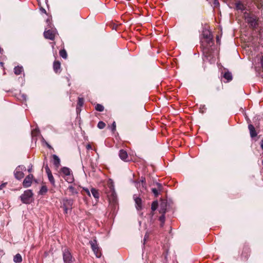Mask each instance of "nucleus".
I'll return each mask as SVG.
<instances>
[{"mask_svg": "<svg viewBox=\"0 0 263 263\" xmlns=\"http://www.w3.org/2000/svg\"><path fill=\"white\" fill-rule=\"evenodd\" d=\"M33 170V166L32 165H31L30 167L28 169V172L29 173H31L32 172Z\"/></svg>", "mask_w": 263, "mask_h": 263, "instance_id": "obj_43", "label": "nucleus"}, {"mask_svg": "<svg viewBox=\"0 0 263 263\" xmlns=\"http://www.w3.org/2000/svg\"><path fill=\"white\" fill-rule=\"evenodd\" d=\"M91 192L95 198L98 199L99 198V193L97 190L95 188H92Z\"/></svg>", "mask_w": 263, "mask_h": 263, "instance_id": "obj_26", "label": "nucleus"}, {"mask_svg": "<svg viewBox=\"0 0 263 263\" xmlns=\"http://www.w3.org/2000/svg\"><path fill=\"white\" fill-rule=\"evenodd\" d=\"M104 192L107 195L109 202L116 203L117 202V195L112 182H110L107 183L106 186L105 187Z\"/></svg>", "mask_w": 263, "mask_h": 263, "instance_id": "obj_1", "label": "nucleus"}, {"mask_svg": "<svg viewBox=\"0 0 263 263\" xmlns=\"http://www.w3.org/2000/svg\"><path fill=\"white\" fill-rule=\"evenodd\" d=\"M43 12H44L45 13H46V10L43 9Z\"/></svg>", "mask_w": 263, "mask_h": 263, "instance_id": "obj_51", "label": "nucleus"}, {"mask_svg": "<svg viewBox=\"0 0 263 263\" xmlns=\"http://www.w3.org/2000/svg\"><path fill=\"white\" fill-rule=\"evenodd\" d=\"M95 109L98 111L102 112L104 110V106L100 104H97L95 106Z\"/></svg>", "mask_w": 263, "mask_h": 263, "instance_id": "obj_31", "label": "nucleus"}, {"mask_svg": "<svg viewBox=\"0 0 263 263\" xmlns=\"http://www.w3.org/2000/svg\"><path fill=\"white\" fill-rule=\"evenodd\" d=\"M81 193L83 195L85 194H86L89 196H90V193L89 190L87 188L83 187V190L81 191Z\"/></svg>", "mask_w": 263, "mask_h": 263, "instance_id": "obj_37", "label": "nucleus"}, {"mask_svg": "<svg viewBox=\"0 0 263 263\" xmlns=\"http://www.w3.org/2000/svg\"><path fill=\"white\" fill-rule=\"evenodd\" d=\"M63 258L64 263H72L75 260L69 250L67 248L63 250Z\"/></svg>", "mask_w": 263, "mask_h": 263, "instance_id": "obj_6", "label": "nucleus"}, {"mask_svg": "<svg viewBox=\"0 0 263 263\" xmlns=\"http://www.w3.org/2000/svg\"><path fill=\"white\" fill-rule=\"evenodd\" d=\"M3 52V49L0 47V53H2Z\"/></svg>", "mask_w": 263, "mask_h": 263, "instance_id": "obj_46", "label": "nucleus"}, {"mask_svg": "<svg viewBox=\"0 0 263 263\" xmlns=\"http://www.w3.org/2000/svg\"><path fill=\"white\" fill-rule=\"evenodd\" d=\"M244 17L246 22L249 24V27L252 29H255L258 26L257 17L253 13L245 12L244 13Z\"/></svg>", "mask_w": 263, "mask_h": 263, "instance_id": "obj_2", "label": "nucleus"}, {"mask_svg": "<svg viewBox=\"0 0 263 263\" xmlns=\"http://www.w3.org/2000/svg\"><path fill=\"white\" fill-rule=\"evenodd\" d=\"M203 39H208L209 40V39L213 37V35H212V33L209 31L203 32Z\"/></svg>", "mask_w": 263, "mask_h": 263, "instance_id": "obj_27", "label": "nucleus"}, {"mask_svg": "<svg viewBox=\"0 0 263 263\" xmlns=\"http://www.w3.org/2000/svg\"><path fill=\"white\" fill-rule=\"evenodd\" d=\"M248 129L250 132V137L253 138L257 136V133L255 130L254 126L252 124H249Z\"/></svg>", "mask_w": 263, "mask_h": 263, "instance_id": "obj_18", "label": "nucleus"}, {"mask_svg": "<svg viewBox=\"0 0 263 263\" xmlns=\"http://www.w3.org/2000/svg\"><path fill=\"white\" fill-rule=\"evenodd\" d=\"M165 216L164 214H162L160 217H159V220L161 222L160 223V227H162L164 224L165 222Z\"/></svg>", "mask_w": 263, "mask_h": 263, "instance_id": "obj_34", "label": "nucleus"}, {"mask_svg": "<svg viewBox=\"0 0 263 263\" xmlns=\"http://www.w3.org/2000/svg\"><path fill=\"white\" fill-rule=\"evenodd\" d=\"M202 51V54L203 56V61H208L210 62L211 59L213 58V50L212 48L209 47H200Z\"/></svg>", "mask_w": 263, "mask_h": 263, "instance_id": "obj_5", "label": "nucleus"}, {"mask_svg": "<svg viewBox=\"0 0 263 263\" xmlns=\"http://www.w3.org/2000/svg\"><path fill=\"white\" fill-rule=\"evenodd\" d=\"M223 77L225 79L227 80L228 82L232 81L233 79L232 73L229 71L225 72Z\"/></svg>", "mask_w": 263, "mask_h": 263, "instance_id": "obj_23", "label": "nucleus"}, {"mask_svg": "<svg viewBox=\"0 0 263 263\" xmlns=\"http://www.w3.org/2000/svg\"><path fill=\"white\" fill-rule=\"evenodd\" d=\"M47 187H46V185H43L42 186L39 192V194H40V195H45L47 192Z\"/></svg>", "mask_w": 263, "mask_h": 263, "instance_id": "obj_28", "label": "nucleus"}, {"mask_svg": "<svg viewBox=\"0 0 263 263\" xmlns=\"http://www.w3.org/2000/svg\"><path fill=\"white\" fill-rule=\"evenodd\" d=\"M159 212L160 213H162V214H164L166 212V209L164 208V206H162L161 207L160 210H159Z\"/></svg>", "mask_w": 263, "mask_h": 263, "instance_id": "obj_40", "label": "nucleus"}, {"mask_svg": "<svg viewBox=\"0 0 263 263\" xmlns=\"http://www.w3.org/2000/svg\"><path fill=\"white\" fill-rule=\"evenodd\" d=\"M142 186L143 188L145 187V178L141 177L140 181L136 183V186L138 189L140 188V186Z\"/></svg>", "mask_w": 263, "mask_h": 263, "instance_id": "obj_22", "label": "nucleus"}, {"mask_svg": "<svg viewBox=\"0 0 263 263\" xmlns=\"http://www.w3.org/2000/svg\"><path fill=\"white\" fill-rule=\"evenodd\" d=\"M250 252L251 250L250 247L247 245H244L241 254L242 259L243 260H248L250 255Z\"/></svg>", "mask_w": 263, "mask_h": 263, "instance_id": "obj_8", "label": "nucleus"}, {"mask_svg": "<svg viewBox=\"0 0 263 263\" xmlns=\"http://www.w3.org/2000/svg\"><path fill=\"white\" fill-rule=\"evenodd\" d=\"M134 200L136 203V208L138 210H140L142 209V200L140 198L138 197H135V195L134 196Z\"/></svg>", "mask_w": 263, "mask_h": 263, "instance_id": "obj_19", "label": "nucleus"}, {"mask_svg": "<svg viewBox=\"0 0 263 263\" xmlns=\"http://www.w3.org/2000/svg\"><path fill=\"white\" fill-rule=\"evenodd\" d=\"M119 156L120 159L125 162L129 161V157L126 151L124 149H120L119 153Z\"/></svg>", "mask_w": 263, "mask_h": 263, "instance_id": "obj_11", "label": "nucleus"}, {"mask_svg": "<svg viewBox=\"0 0 263 263\" xmlns=\"http://www.w3.org/2000/svg\"><path fill=\"white\" fill-rule=\"evenodd\" d=\"M44 36L45 38L53 41L54 40L55 33L53 30L49 29L44 31Z\"/></svg>", "mask_w": 263, "mask_h": 263, "instance_id": "obj_12", "label": "nucleus"}, {"mask_svg": "<svg viewBox=\"0 0 263 263\" xmlns=\"http://www.w3.org/2000/svg\"><path fill=\"white\" fill-rule=\"evenodd\" d=\"M33 194L32 190H27L20 196L21 200L23 203L30 204L32 201Z\"/></svg>", "mask_w": 263, "mask_h": 263, "instance_id": "obj_3", "label": "nucleus"}, {"mask_svg": "<svg viewBox=\"0 0 263 263\" xmlns=\"http://www.w3.org/2000/svg\"><path fill=\"white\" fill-rule=\"evenodd\" d=\"M20 166H18L14 172V175L16 179L21 180L24 177V174L20 171Z\"/></svg>", "mask_w": 263, "mask_h": 263, "instance_id": "obj_14", "label": "nucleus"}, {"mask_svg": "<svg viewBox=\"0 0 263 263\" xmlns=\"http://www.w3.org/2000/svg\"><path fill=\"white\" fill-rule=\"evenodd\" d=\"M157 187L152 188V191L154 194L155 197H157L159 195V191H161L162 190V185L161 183L157 182L156 183Z\"/></svg>", "mask_w": 263, "mask_h": 263, "instance_id": "obj_15", "label": "nucleus"}, {"mask_svg": "<svg viewBox=\"0 0 263 263\" xmlns=\"http://www.w3.org/2000/svg\"><path fill=\"white\" fill-rule=\"evenodd\" d=\"M117 26L114 24L113 26H112V29H116V28H117Z\"/></svg>", "mask_w": 263, "mask_h": 263, "instance_id": "obj_45", "label": "nucleus"}, {"mask_svg": "<svg viewBox=\"0 0 263 263\" xmlns=\"http://www.w3.org/2000/svg\"><path fill=\"white\" fill-rule=\"evenodd\" d=\"M76 109H77V112H78V111H79V110H80V109H79V107H78V106H77V107Z\"/></svg>", "mask_w": 263, "mask_h": 263, "instance_id": "obj_47", "label": "nucleus"}, {"mask_svg": "<svg viewBox=\"0 0 263 263\" xmlns=\"http://www.w3.org/2000/svg\"><path fill=\"white\" fill-rule=\"evenodd\" d=\"M261 66L263 71V56L261 57Z\"/></svg>", "mask_w": 263, "mask_h": 263, "instance_id": "obj_44", "label": "nucleus"}, {"mask_svg": "<svg viewBox=\"0 0 263 263\" xmlns=\"http://www.w3.org/2000/svg\"><path fill=\"white\" fill-rule=\"evenodd\" d=\"M143 241H144V243H145V241H146V235H145V237H144V238Z\"/></svg>", "mask_w": 263, "mask_h": 263, "instance_id": "obj_48", "label": "nucleus"}, {"mask_svg": "<svg viewBox=\"0 0 263 263\" xmlns=\"http://www.w3.org/2000/svg\"><path fill=\"white\" fill-rule=\"evenodd\" d=\"M111 130L113 133H115V132L116 130V123L115 121H114L111 127H110Z\"/></svg>", "mask_w": 263, "mask_h": 263, "instance_id": "obj_39", "label": "nucleus"}, {"mask_svg": "<svg viewBox=\"0 0 263 263\" xmlns=\"http://www.w3.org/2000/svg\"><path fill=\"white\" fill-rule=\"evenodd\" d=\"M60 173L62 174V175L64 176V177L71 175V171L70 169L65 166L62 167L60 169Z\"/></svg>", "mask_w": 263, "mask_h": 263, "instance_id": "obj_16", "label": "nucleus"}, {"mask_svg": "<svg viewBox=\"0 0 263 263\" xmlns=\"http://www.w3.org/2000/svg\"><path fill=\"white\" fill-rule=\"evenodd\" d=\"M67 192H68L69 196H73L78 194V191L76 188L72 185H69L67 190Z\"/></svg>", "mask_w": 263, "mask_h": 263, "instance_id": "obj_17", "label": "nucleus"}, {"mask_svg": "<svg viewBox=\"0 0 263 263\" xmlns=\"http://www.w3.org/2000/svg\"><path fill=\"white\" fill-rule=\"evenodd\" d=\"M13 261L16 263H20L22 261V257L20 254L17 253L13 258Z\"/></svg>", "mask_w": 263, "mask_h": 263, "instance_id": "obj_25", "label": "nucleus"}, {"mask_svg": "<svg viewBox=\"0 0 263 263\" xmlns=\"http://www.w3.org/2000/svg\"><path fill=\"white\" fill-rule=\"evenodd\" d=\"M63 205L62 208L64 209V213L67 214L69 210H71L72 209V206L74 203V200L67 197L64 198L62 200Z\"/></svg>", "mask_w": 263, "mask_h": 263, "instance_id": "obj_4", "label": "nucleus"}, {"mask_svg": "<svg viewBox=\"0 0 263 263\" xmlns=\"http://www.w3.org/2000/svg\"><path fill=\"white\" fill-rule=\"evenodd\" d=\"M86 147L87 149H88V150L92 149V146L89 144H87L86 145Z\"/></svg>", "mask_w": 263, "mask_h": 263, "instance_id": "obj_42", "label": "nucleus"}, {"mask_svg": "<svg viewBox=\"0 0 263 263\" xmlns=\"http://www.w3.org/2000/svg\"><path fill=\"white\" fill-rule=\"evenodd\" d=\"M47 146H48V147L49 148H51V146H50V145H49V144H48V145H47Z\"/></svg>", "mask_w": 263, "mask_h": 263, "instance_id": "obj_49", "label": "nucleus"}, {"mask_svg": "<svg viewBox=\"0 0 263 263\" xmlns=\"http://www.w3.org/2000/svg\"><path fill=\"white\" fill-rule=\"evenodd\" d=\"M53 69L56 73H60L61 72L62 68L61 62L59 61L55 60L53 64Z\"/></svg>", "mask_w": 263, "mask_h": 263, "instance_id": "obj_13", "label": "nucleus"}, {"mask_svg": "<svg viewBox=\"0 0 263 263\" xmlns=\"http://www.w3.org/2000/svg\"><path fill=\"white\" fill-rule=\"evenodd\" d=\"M60 55L63 59H66L67 58V52L65 49H63L60 51L59 52Z\"/></svg>", "mask_w": 263, "mask_h": 263, "instance_id": "obj_29", "label": "nucleus"}, {"mask_svg": "<svg viewBox=\"0 0 263 263\" xmlns=\"http://www.w3.org/2000/svg\"><path fill=\"white\" fill-rule=\"evenodd\" d=\"M209 40L210 41H209L208 39H203V40L201 41L200 47L211 48L214 44L213 37L209 39Z\"/></svg>", "mask_w": 263, "mask_h": 263, "instance_id": "obj_10", "label": "nucleus"}, {"mask_svg": "<svg viewBox=\"0 0 263 263\" xmlns=\"http://www.w3.org/2000/svg\"><path fill=\"white\" fill-rule=\"evenodd\" d=\"M90 243L91 245V248L92 251H93L95 254L96 255V256L97 258H100L101 256V253L100 248H99L98 245L97 244L96 240L90 241Z\"/></svg>", "mask_w": 263, "mask_h": 263, "instance_id": "obj_7", "label": "nucleus"}, {"mask_svg": "<svg viewBox=\"0 0 263 263\" xmlns=\"http://www.w3.org/2000/svg\"><path fill=\"white\" fill-rule=\"evenodd\" d=\"M44 165H45V171H46V173L47 174V175H48V174H51V171H50L49 167H48V165L47 164H46L45 165V162H44Z\"/></svg>", "mask_w": 263, "mask_h": 263, "instance_id": "obj_38", "label": "nucleus"}, {"mask_svg": "<svg viewBox=\"0 0 263 263\" xmlns=\"http://www.w3.org/2000/svg\"><path fill=\"white\" fill-rule=\"evenodd\" d=\"M23 68L22 66H17L15 67V68H14V72L16 75L20 74L23 71Z\"/></svg>", "mask_w": 263, "mask_h": 263, "instance_id": "obj_24", "label": "nucleus"}, {"mask_svg": "<svg viewBox=\"0 0 263 263\" xmlns=\"http://www.w3.org/2000/svg\"><path fill=\"white\" fill-rule=\"evenodd\" d=\"M33 178V175L32 174H30L27 175L23 182V186L25 188L30 186L32 183Z\"/></svg>", "mask_w": 263, "mask_h": 263, "instance_id": "obj_9", "label": "nucleus"}, {"mask_svg": "<svg viewBox=\"0 0 263 263\" xmlns=\"http://www.w3.org/2000/svg\"><path fill=\"white\" fill-rule=\"evenodd\" d=\"M158 203L157 201H154L152 203L151 209L152 211H155L158 208Z\"/></svg>", "mask_w": 263, "mask_h": 263, "instance_id": "obj_32", "label": "nucleus"}, {"mask_svg": "<svg viewBox=\"0 0 263 263\" xmlns=\"http://www.w3.org/2000/svg\"><path fill=\"white\" fill-rule=\"evenodd\" d=\"M84 100L82 98H79L78 100L77 105L78 106L81 107L84 104Z\"/></svg>", "mask_w": 263, "mask_h": 263, "instance_id": "obj_35", "label": "nucleus"}, {"mask_svg": "<svg viewBox=\"0 0 263 263\" xmlns=\"http://www.w3.org/2000/svg\"><path fill=\"white\" fill-rule=\"evenodd\" d=\"M7 183H4L0 185V190L3 189L6 185Z\"/></svg>", "mask_w": 263, "mask_h": 263, "instance_id": "obj_41", "label": "nucleus"}, {"mask_svg": "<svg viewBox=\"0 0 263 263\" xmlns=\"http://www.w3.org/2000/svg\"><path fill=\"white\" fill-rule=\"evenodd\" d=\"M43 12H44L45 13H46V10L43 9Z\"/></svg>", "mask_w": 263, "mask_h": 263, "instance_id": "obj_50", "label": "nucleus"}, {"mask_svg": "<svg viewBox=\"0 0 263 263\" xmlns=\"http://www.w3.org/2000/svg\"><path fill=\"white\" fill-rule=\"evenodd\" d=\"M235 5V9L237 10L242 11L246 9V7L240 1L237 2Z\"/></svg>", "mask_w": 263, "mask_h": 263, "instance_id": "obj_20", "label": "nucleus"}, {"mask_svg": "<svg viewBox=\"0 0 263 263\" xmlns=\"http://www.w3.org/2000/svg\"><path fill=\"white\" fill-rule=\"evenodd\" d=\"M65 179L69 183H72L73 180L74 178L73 177L72 175L70 176H67L65 177Z\"/></svg>", "mask_w": 263, "mask_h": 263, "instance_id": "obj_33", "label": "nucleus"}, {"mask_svg": "<svg viewBox=\"0 0 263 263\" xmlns=\"http://www.w3.org/2000/svg\"><path fill=\"white\" fill-rule=\"evenodd\" d=\"M105 123L103 121H99L98 123L97 126L100 129H103L105 127Z\"/></svg>", "mask_w": 263, "mask_h": 263, "instance_id": "obj_36", "label": "nucleus"}, {"mask_svg": "<svg viewBox=\"0 0 263 263\" xmlns=\"http://www.w3.org/2000/svg\"><path fill=\"white\" fill-rule=\"evenodd\" d=\"M47 176H48V178L49 181H50V182L51 183V184L53 186H55V180H54V177H53V175H52V173H51V174H50L47 175Z\"/></svg>", "mask_w": 263, "mask_h": 263, "instance_id": "obj_30", "label": "nucleus"}, {"mask_svg": "<svg viewBox=\"0 0 263 263\" xmlns=\"http://www.w3.org/2000/svg\"><path fill=\"white\" fill-rule=\"evenodd\" d=\"M52 158L53 159V163L54 165L56 168H58L61 165L60 158L56 155H53Z\"/></svg>", "mask_w": 263, "mask_h": 263, "instance_id": "obj_21", "label": "nucleus"}]
</instances>
